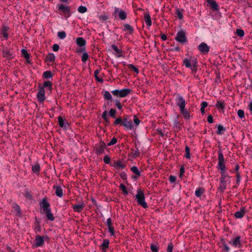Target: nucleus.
<instances>
[{"mask_svg": "<svg viewBox=\"0 0 252 252\" xmlns=\"http://www.w3.org/2000/svg\"><path fill=\"white\" fill-rule=\"evenodd\" d=\"M133 122L136 126H138L140 124V121L136 115H134L133 118Z\"/></svg>", "mask_w": 252, "mask_h": 252, "instance_id": "obj_64", "label": "nucleus"}, {"mask_svg": "<svg viewBox=\"0 0 252 252\" xmlns=\"http://www.w3.org/2000/svg\"><path fill=\"white\" fill-rule=\"evenodd\" d=\"M53 189H55V194L59 197H62L63 196V190L60 186L54 185Z\"/></svg>", "mask_w": 252, "mask_h": 252, "instance_id": "obj_22", "label": "nucleus"}, {"mask_svg": "<svg viewBox=\"0 0 252 252\" xmlns=\"http://www.w3.org/2000/svg\"><path fill=\"white\" fill-rule=\"evenodd\" d=\"M85 206V204L84 202H82L79 204H75L73 205L72 208L74 211L78 213L81 212Z\"/></svg>", "mask_w": 252, "mask_h": 252, "instance_id": "obj_20", "label": "nucleus"}, {"mask_svg": "<svg viewBox=\"0 0 252 252\" xmlns=\"http://www.w3.org/2000/svg\"><path fill=\"white\" fill-rule=\"evenodd\" d=\"M106 148V144L102 140H100L99 142L95 145L94 152L97 155L99 156L105 152V149Z\"/></svg>", "mask_w": 252, "mask_h": 252, "instance_id": "obj_7", "label": "nucleus"}, {"mask_svg": "<svg viewBox=\"0 0 252 252\" xmlns=\"http://www.w3.org/2000/svg\"><path fill=\"white\" fill-rule=\"evenodd\" d=\"M204 192V189L201 188H197L195 191V195L197 197H200Z\"/></svg>", "mask_w": 252, "mask_h": 252, "instance_id": "obj_35", "label": "nucleus"}, {"mask_svg": "<svg viewBox=\"0 0 252 252\" xmlns=\"http://www.w3.org/2000/svg\"><path fill=\"white\" fill-rule=\"evenodd\" d=\"M241 237L240 236H237L234 237L232 240L229 242V243L234 248H240L242 246V244L241 243Z\"/></svg>", "mask_w": 252, "mask_h": 252, "instance_id": "obj_15", "label": "nucleus"}, {"mask_svg": "<svg viewBox=\"0 0 252 252\" xmlns=\"http://www.w3.org/2000/svg\"><path fill=\"white\" fill-rule=\"evenodd\" d=\"M131 171L133 173H134L137 176L140 177L141 176V173L136 166H132L131 168Z\"/></svg>", "mask_w": 252, "mask_h": 252, "instance_id": "obj_39", "label": "nucleus"}, {"mask_svg": "<svg viewBox=\"0 0 252 252\" xmlns=\"http://www.w3.org/2000/svg\"><path fill=\"white\" fill-rule=\"evenodd\" d=\"M21 53L22 56L25 58V59H28L30 58V54L28 53L26 49H22L21 50Z\"/></svg>", "mask_w": 252, "mask_h": 252, "instance_id": "obj_49", "label": "nucleus"}, {"mask_svg": "<svg viewBox=\"0 0 252 252\" xmlns=\"http://www.w3.org/2000/svg\"><path fill=\"white\" fill-rule=\"evenodd\" d=\"M150 249L152 252H158L159 247L158 244H151L150 245Z\"/></svg>", "mask_w": 252, "mask_h": 252, "instance_id": "obj_41", "label": "nucleus"}, {"mask_svg": "<svg viewBox=\"0 0 252 252\" xmlns=\"http://www.w3.org/2000/svg\"><path fill=\"white\" fill-rule=\"evenodd\" d=\"M218 169L220 170V172L226 171V168L224 164V158L221 150L218 151Z\"/></svg>", "mask_w": 252, "mask_h": 252, "instance_id": "obj_6", "label": "nucleus"}, {"mask_svg": "<svg viewBox=\"0 0 252 252\" xmlns=\"http://www.w3.org/2000/svg\"><path fill=\"white\" fill-rule=\"evenodd\" d=\"M57 7L59 10L63 13L65 19H67L70 17L71 12L70 6L61 3L58 4Z\"/></svg>", "mask_w": 252, "mask_h": 252, "instance_id": "obj_5", "label": "nucleus"}, {"mask_svg": "<svg viewBox=\"0 0 252 252\" xmlns=\"http://www.w3.org/2000/svg\"><path fill=\"white\" fill-rule=\"evenodd\" d=\"M99 73V70L98 69H96L94 72V77L97 81L102 83L103 82V80L98 76V74Z\"/></svg>", "mask_w": 252, "mask_h": 252, "instance_id": "obj_43", "label": "nucleus"}, {"mask_svg": "<svg viewBox=\"0 0 252 252\" xmlns=\"http://www.w3.org/2000/svg\"><path fill=\"white\" fill-rule=\"evenodd\" d=\"M236 33L240 37H243L245 34L244 31L242 29H237Z\"/></svg>", "mask_w": 252, "mask_h": 252, "instance_id": "obj_52", "label": "nucleus"}, {"mask_svg": "<svg viewBox=\"0 0 252 252\" xmlns=\"http://www.w3.org/2000/svg\"><path fill=\"white\" fill-rule=\"evenodd\" d=\"M109 241L108 239H104L100 248L102 251H105V250L109 248Z\"/></svg>", "mask_w": 252, "mask_h": 252, "instance_id": "obj_26", "label": "nucleus"}, {"mask_svg": "<svg viewBox=\"0 0 252 252\" xmlns=\"http://www.w3.org/2000/svg\"><path fill=\"white\" fill-rule=\"evenodd\" d=\"M198 50L202 53L205 54L209 52L210 47L205 42L201 43L197 47Z\"/></svg>", "mask_w": 252, "mask_h": 252, "instance_id": "obj_16", "label": "nucleus"}, {"mask_svg": "<svg viewBox=\"0 0 252 252\" xmlns=\"http://www.w3.org/2000/svg\"><path fill=\"white\" fill-rule=\"evenodd\" d=\"M38 92L36 96L38 101L40 102H43L45 99V91L44 89H43V87H41L40 85L38 86Z\"/></svg>", "mask_w": 252, "mask_h": 252, "instance_id": "obj_12", "label": "nucleus"}, {"mask_svg": "<svg viewBox=\"0 0 252 252\" xmlns=\"http://www.w3.org/2000/svg\"><path fill=\"white\" fill-rule=\"evenodd\" d=\"M236 185L233 186V188H237L238 186L239 185L240 181H241V176L239 173V172H237L236 173Z\"/></svg>", "mask_w": 252, "mask_h": 252, "instance_id": "obj_40", "label": "nucleus"}, {"mask_svg": "<svg viewBox=\"0 0 252 252\" xmlns=\"http://www.w3.org/2000/svg\"><path fill=\"white\" fill-rule=\"evenodd\" d=\"M111 48L116 52V53L118 54L117 56L118 57H120L122 56L121 54L122 53V50L121 49H119L117 46H116L114 44H112L111 46Z\"/></svg>", "mask_w": 252, "mask_h": 252, "instance_id": "obj_34", "label": "nucleus"}, {"mask_svg": "<svg viewBox=\"0 0 252 252\" xmlns=\"http://www.w3.org/2000/svg\"><path fill=\"white\" fill-rule=\"evenodd\" d=\"M114 14L117 15L122 20H125L127 18L126 13L124 10L116 7L114 8Z\"/></svg>", "mask_w": 252, "mask_h": 252, "instance_id": "obj_14", "label": "nucleus"}, {"mask_svg": "<svg viewBox=\"0 0 252 252\" xmlns=\"http://www.w3.org/2000/svg\"><path fill=\"white\" fill-rule=\"evenodd\" d=\"M176 104L179 106L180 110L184 109L186 106V100L183 96L180 94H177L175 97Z\"/></svg>", "mask_w": 252, "mask_h": 252, "instance_id": "obj_11", "label": "nucleus"}, {"mask_svg": "<svg viewBox=\"0 0 252 252\" xmlns=\"http://www.w3.org/2000/svg\"><path fill=\"white\" fill-rule=\"evenodd\" d=\"M76 44L80 47H86L87 42L83 37H79L76 39Z\"/></svg>", "mask_w": 252, "mask_h": 252, "instance_id": "obj_23", "label": "nucleus"}, {"mask_svg": "<svg viewBox=\"0 0 252 252\" xmlns=\"http://www.w3.org/2000/svg\"><path fill=\"white\" fill-rule=\"evenodd\" d=\"M115 101L116 103L115 106L117 107L118 109L121 110L123 108V106L121 104L120 101L118 99L115 100Z\"/></svg>", "mask_w": 252, "mask_h": 252, "instance_id": "obj_57", "label": "nucleus"}, {"mask_svg": "<svg viewBox=\"0 0 252 252\" xmlns=\"http://www.w3.org/2000/svg\"><path fill=\"white\" fill-rule=\"evenodd\" d=\"M87 8L83 5H81L78 8V11L80 13H85L87 11Z\"/></svg>", "mask_w": 252, "mask_h": 252, "instance_id": "obj_45", "label": "nucleus"}, {"mask_svg": "<svg viewBox=\"0 0 252 252\" xmlns=\"http://www.w3.org/2000/svg\"><path fill=\"white\" fill-rule=\"evenodd\" d=\"M175 39L177 41L182 44L186 43L187 41V38L185 31L181 30L178 32Z\"/></svg>", "mask_w": 252, "mask_h": 252, "instance_id": "obj_9", "label": "nucleus"}, {"mask_svg": "<svg viewBox=\"0 0 252 252\" xmlns=\"http://www.w3.org/2000/svg\"><path fill=\"white\" fill-rule=\"evenodd\" d=\"M41 87H43V89H44V88H47L50 92H51L52 90V83L49 81H45L43 83V86H41Z\"/></svg>", "mask_w": 252, "mask_h": 252, "instance_id": "obj_31", "label": "nucleus"}, {"mask_svg": "<svg viewBox=\"0 0 252 252\" xmlns=\"http://www.w3.org/2000/svg\"><path fill=\"white\" fill-rule=\"evenodd\" d=\"M116 112H117L115 109H114L113 108H111L109 111V115H110V117H111L113 118H116Z\"/></svg>", "mask_w": 252, "mask_h": 252, "instance_id": "obj_54", "label": "nucleus"}, {"mask_svg": "<svg viewBox=\"0 0 252 252\" xmlns=\"http://www.w3.org/2000/svg\"><path fill=\"white\" fill-rule=\"evenodd\" d=\"M77 53L78 54L86 52V47H80V48L77 50Z\"/></svg>", "mask_w": 252, "mask_h": 252, "instance_id": "obj_60", "label": "nucleus"}, {"mask_svg": "<svg viewBox=\"0 0 252 252\" xmlns=\"http://www.w3.org/2000/svg\"><path fill=\"white\" fill-rule=\"evenodd\" d=\"M144 20L148 27H150L152 25V21L151 17L149 12L144 13Z\"/></svg>", "mask_w": 252, "mask_h": 252, "instance_id": "obj_24", "label": "nucleus"}, {"mask_svg": "<svg viewBox=\"0 0 252 252\" xmlns=\"http://www.w3.org/2000/svg\"><path fill=\"white\" fill-rule=\"evenodd\" d=\"M135 197L139 205H141L145 209L148 207V204L145 201L144 192L141 189H139L137 190V194Z\"/></svg>", "mask_w": 252, "mask_h": 252, "instance_id": "obj_3", "label": "nucleus"}, {"mask_svg": "<svg viewBox=\"0 0 252 252\" xmlns=\"http://www.w3.org/2000/svg\"><path fill=\"white\" fill-rule=\"evenodd\" d=\"M58 36L61 39H64L66 36V34L64 31H61L58 32Z\"/></svg>", "mask_w": 252, "mask_h": 252, "instance_id": "obj_46", "label": "nucleus"}, {"mask_svg": "<svg viewBox=\"0 0 252 252\" xmlns=\"http://www.w3.org/2000/svg\"><path fill=\"white\" fill-rule=\"evenodd\" d=\"M103 96L104 99L107 100H111L112 99L111 94L107 91H104Z\"/></svg>", "mask_w": 252, "mask_h": 252, "instance_id": "obj_42", "label": "nucleus"}, {"mask_svg": "<svg viewBox=\"0 0 252 252\" xmlns=\"http://www.w3.org/2000/svg\"><path fill=\"white\" fill-rule=\"evenodd\" d=\"M9 30V27L5 25H3L1 26L0 34H2V37L5 40H7L8 38L9 35L8 33V32Z\"/></svg>", "mask_w": 252, "mask_h": 252, "instance_id": "obj_18", "label": "nucleus"}, {"mask_svg": "<svg viewBox=\"0 0 252 252\" xmlns=\"http://www.w3.org/2000/svg\"><path fill=\"white\" fill-rule=\"evenodd\" d=\"M45 60L47 61H49L50 62H53L55 60V57L53 53H49L48 55L46 56Z\"/></svg>", "mask_w": 252, "mask_h": 252, "instance_id": "obj_36", "label": "nucleus"}, {"mask_svg": "<svg viewBox=\"0 0 252 252\" xmlns=\"http://www.w3.org/2000/svg\"><path fill=\"white\" fill-rule=\"evenodd\" d=\"M222 245L223 247V249L226 252H228L230 250L229 247L226 245V244L224 242L223 240H222Z\"/></svg>", "mask_w": 252, "mask_h": 252, "instance_id": "obj_59", "label": "nucleus"}, {"mask_svg": "<svg viewBox=\"0 0 252 252\" xmlns=\"http://www.w3.org/2000/svg\"><path fill=\"white\" fill-rule=\"evenodd\" d=\"M185 152L186 154L185 155V157H186L188 159H189L190 158V149L188 146H186Z\"/></svg>", "mask_w": 252, "mask_h": 252, "instance_id": "obj_50", "label": "nucleus"}, {"mask_svg": "<svg viewBox=\"0 0 252 252\" xmlns=\"http://www.w3.org/2000/svg\"><path fill=\"white\" fill-rule=\"evenodd\" d=\"M184 11V10L183 9H180L179 8H176V16L180 20H182L183 18V12Z\"/></svg>", "mask_w": 252, "mask_h": 252, "instance_id": "obj_33", "label": "nucleus"}, {"mask_svg": "<svg viewBox=\"0 0 252 252\" xmlns=\"http://www.w3.org/2000/svg\"><path fill=\"white\" fill-rule=\"evenodd\" d=\"M40 170V165L39 164L36 163L32 166V171L36 174H38Z\"/></svg>", "mask_w": 252, "mask_h": 252, "instance_id": "obj_37", "label": "nucleus"}, {"mask_svg": "<svg viewBox=\"0 0 252 252\" xmlns=\"http://www.w3.org/2000/svg\"><path fill=\"white\" fill-rule=\"evenodd\" d=\"M237 115L241 119H243L245 117V112L243 110H238L237 111Z\"/></svg>", "mask_w": 252, "mask_h": 252, "instance_id": "obj_55", "label": "nucleus"}, {"mask_svg": "<svg viewBox=\"0 0 252 252\" xmlns=\"http://www.w3.org/2000/svg\"><path fill=\"white\" fill-rule=\"evenodd\" d=\"M110 160V158L108 156H105L104 157L103 161L106 164H109Z\"/></svg>", "mask_w": 252, "mask_h": 252, "instance_id": "obj_61", "label": "nucleus"}, {"mask_svg": "<svg viewBox=\"0 0 252 252\" xmlns=\"http://www.w3.org/2000/svg\"><path fill=\"white\" fill-rule=\"evenodd\" d=\"M40 205L42 209L43 212L46 211L50 210V205L49 203L47 201L46 198H44L42 199L41 201L40 202Z\"/></svg>", "mask_w": 252, "mask_h": 252, "instance_id": "obj_17", "label": "nucleus"}, {"mask_svg": "<svg viewBox=\"0 0 252 252\" xmlns=\"http://www.w3.org/2000/svg\"><path fill=\"white\" fill-rule=\"evenodd\" d=\"M124 31L127 32L128 33L131 34L134 31V29L132 26L128 24H125L124 26Z\"/></svg>", "mask_w": 252, "mask_h": 252, "instance_id": "obj_30", "label": "nucleus"}, {"mask_svg": "<svg viewBox=\"0 0 252 252\" xmlns=\"http://www.w3.org/2000/svg\"><path fill=\"white\" fill-rule=\"evenodd\" d=\"M117 142V139L115 137H113L110 142L107 144V145L109 146H112L115 144Z\"/></svg>", "mask_w": 252, "mask_h": 252, "instance_id": "obj_58", "label": "nucleus"}, {"mask_svg": "<svg viewBox=\"0 0 252 252\" xmlns=\"http://www.w3.org/2000/svg\"><path fill=\"white\" fill-rule=\"evenodd\" d=\"M216 106L218 109H221L223 110L224 108V102L220 100L217 101Z\"/></svg>", "mask_w": 252, "mask_h": 252, "instance_id": "obj_47", "label": "nucleus"}, {"mask_svg": "<svg viewBox=\"0 0 252 252\" xmlns=\"http://www.w3.org/2000/svg\"><path fill=\"white\" fill-rule=\"evenodd\" d=\"M2 55L4 58L10 60L14 58L12 49L7 47H3L2 50Z\"/></svg>", "mask_w": 252, "mask_h": 252, "instance_id": "obj_10", "label": "nucleus"}, {"mask_svg": "<svg viewBox=\"0 0 252 252\" xmlns=\"http://www.w3.org/2000/svg\"><path fill=\"white\" fill-rule=\"evenodd\" d=\"M114 166L115 167H119L122 169H123L125 167V164H124L121 160H118L115 163V165H114Z\"/></svg>", "mask_w": 252, "mask_h": 252, "instance_id": "obj_53", "label": "nucleus"}, {"mask_svg": "<svg viewBox=\"0 0 252 252\" xmlns=\"http://www.w3.org/2000/svg\"><path fill=\"white\" fill-rule=\"evenodd\" d=\"M24 196L27 199L30 200H31L32 199V196L31 193V192L28 190H26L24 193Z\"/></svg>", "mask_w": 252, "mask_h": 252, "instance_id": "obj_44", "label": "nucleus"}, {"mask_svg": "<svg viewBox=\"0 0 252 252\" xmlns=\"http://www.w3.org/2000/svg\"><path fill=\"white\" fill-rule=\"evenodd\" d=\"M183 64L186 67L198 66L197 59L194 56H190L189 58H185L183 60Z\"/></svg>", "mask_w": 252, "mask_h": 252, "instance_id": "obj_4", "label": "nucleus"}, {"mask_svg": "<svg viewBox=\"0 0 252 252\" xmlns=\"http://www.w3.org/2000/svg\"><path fill=\"white\" fill-rule=\"evenodd\" d=\"M53 77V74L50 71H45L43 74V77L45 79L52 78Z\"/></svg>", "mask_w": 252, "mask_h": 252, "instance_id": "obj_38", "label": "nucleus"}, {"mask_svg": "<svg viewBox=\"0 0 252 252\" xmlns=\"http://www.w3.org/2000/svg\"><path fill=\"white\" fill-rule=\"evenodd\" d=\"M120 176L124 181H126L127 179V175L124 171L120 173Z\"/></svg>", "mask_w": 252, "mask_h": 252, "instance_id": "obj_63", "label": "nucleus"}, {"mask_svg": "<svg viewBox=\"0 0 252 252\" xmlns=\"http://www.w3.org/2000/svg\"><path fill=\"white\" fill-rule=\"evenodd\" d=\"M181 113L183 115L186 120H188L190 118V115L189 111L184 108L180 110Z\"/></svg>", "mask_w": 252, "mask_h": 252, "instance_id": "obj_29", "label": "nucleus"}, {"mask_svg": "<svg viewBox=\"0 0 252 252\" xmlns=\"http://www.w3.org/2000/svg\"><path fill=\"white\" fill-rule=\"evenodd\" d=\"M89 58V55L87 53H84L82 56L81 60L83 63H85Z\"/></svg>", "mask_w": 252, "mask_h": 252, "instance_id": "obj_56", "label": "nucleus"}, {"mask_svg": "<svg viewBox=\"0 0 252 252\" xmlns=\"http://www.w3.org/2000/svg\"><path fill=\"white\" fill-rule=\"evenodd\" d=\"M119 188L122 190L124 194H125V195L128 194V191L127 190V189L125 185L121 184L120 185Z\"/></svg>", "mask_w": 252, "mask_h": 252, "instance_id": "obj_51", "label": "nucleus"}, {"mask_svg": "<svg viewBox=\"0 0 252 252\" xmlns=\"http://www.w3.org/2000/svg\"><path fill=\"white\" fill-rule=\"evenodd\" d=\"M217 128L218 130L217 131V133L218 135L223 134L225 131L226 130V128L221 125H218Z\"/></svg>", "mask_w": 252, "mask_h": 252, "instance_id": "obj_32", "label": "nucleus"}, {"mask_svg": "<svg viewBox=\"0 0 252 252\" xmlns=\"http://www.w3.org/2000/svg\"><path fill=\"white\" fill-rule=\"evenodd\" d=\"M127 66L130 70L134 71L136 73H139L138 69L132 64H129Z\"/></svg>", "mask_w": 252, "mask_h": 252, "instance_id": "obj_48", "label": "nucleus"}, {"mask_svg": "<svg viewBox=\"0 0 252 252\" xmlns=\"http://www.w3.org/2000/svg\"><path fill=\"white\" fill-rule=\"evenodd\" d=\"M118 125L123 126L124 129L127 130H132L134 128L132 120L127 115L123 118H117L114 122V126H116Z\"/></svg>", "mask_w": 252, "mask_h": 252, "instance_id": "obj_1", "label": "nucleus"}, {"mask_svg": "<svg viewBox=\"0 0 252 252\" xmlns=\"http://www.w3.org/2000/svg\"><path fill=\"white\" fill-rule=\"evenodd\" d=\"M207 2L214 11H218L219 10V6L215 1L207 0Z\"/></svg>", "mask_w": 252, "mask_h": 252, "instance_id": "obj_25", "label": "nucleus"}, {"mask_svg": "<svg viewBox=\"0 0 252 252\" xmlns=\"http://www.w3.org/2000/svg\"><path fill=\"white\" fill-rule=\"evenodd\" d=\"M34 241L35 244L32 246L33 248L42 247L44 245V238L39 235L35 236Z\"/></svg>", "mask_w": 252, "mask_h": 252, "instance_id": "obj_13", "label": "nucleus"}, {"mask_svg": "<svg viewBox=\"0 0 252 252\" xmlns=\"http://www.w3.org/2000/svg\"><path fill=\"white\" fill-rule=\"evenodd\" d=\"M131 92L129 89H124L122 90H115L111 92L112 94L116 97H125L128 95Z\"/></svg>", "mask_w": 252, "mask_h": 252, "instance_id": "obj_8", "label": "nucleus"}, {"mask_svg": "<svg viewBox=\"0 0 252 252\" xmlns=\"http://www.w3.org/2000/svg\"><path fill=\"white\" fill-rule=\"evenodd\" d=\"M46 214V217L47 219L50 221H53L55 220V218L51 213V209L44 212Z\"/></svg>", "mask_w": 252, "mask_h": 252, "instance_id": "obj_28", "label": "nucleus"}, {"mask_svg": "<svg viewBox=\"0 0 252 252\" xmlns=\"http://www.w3.org/2000/svg\"><path fill=\"white\" fill-rule=\"evenodd\" d=\"M173 249V245L172 243L168 244L167 248V252H172Z\"/></svg>", "mask_w": 252, "mask_h": 252, "instance_id": "obj_62", "label": "nucleus"}, {"mask_svg": "<svg viewBox=\"0 0 252 252\" xmlns=\"http://www.w3.org/2000/svg\"><path fill=\"white\" fill-rule=\"evenodd\" d=\"M220 174L221 177L219 179L220 184L219 189L220 192H223L226 188L227 178H230L231 177L228 175L226 171L220 172Z\"/></svg>", "mask_w": 252, "mask_h": 252, "instance_id": "obj_2", "label": "nucleus"}, {"mask_svg": "<svg viewBox=\"0 0 252 252\" xmlns=\"http://www.w3.org/2000/svg\"><path fill=\"white\" fill-rule=\"evenodd\" d=\"M58 124L59 126L63 128L67 129L69 126V124L68 123H65L63 120V119L61 117L59 116L58 117Z\"/></svg>", "mask_w": 252, "mask_h": 252, "instance_id": "obj_21", "label": "nucleus"}, {"mask_svg": "<svg viewBox=\"0 0 252 252\" xmlns=\"http://www.w3.org/2000/svg\"><path fill=\"white\" fill-rule=\"evenodd\" d=\"M246 212V208L244 207H242L240 208V211H237L235 213L234 217L236 219H241L244 216Z\"/></svg>", "mask_w": 252, "mask_h": 252, "instance_id": "obj_19", "label": "nucleus"}, {"mask_svg": "<svg viewBox=\"0 0 252 252\" xmlns=\"http://www.w3.org/2000/svg\"><path fill=\"white\" fill-rule=\"evenodd\" d=\"M135 145V149L133 148L131 149V153L132 154L134 158H136L140 156V152L138 147H137L136 143Z\"/></svg>", "mask_w": 252, "mask_h": 252, "instance_id": "obj_27", "label": "nucleus"}]
</instances>
